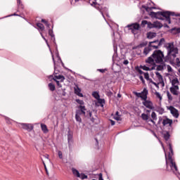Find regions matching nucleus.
I'll return each mask as SVG.
<instances>
[{
  "label": "nucleus",
  "mask_w": 180,
  "mask_h": 180,
  "mask_svg": "<svg viewBox=\"0 0 180 180\" xmlns=\"http://www.w3.org/2000/svg\"><path fill=\"white\" fill-rule=\"evenodd\" d=\"M164 61V53L161 51V50H156L153 52V53L151 55V56L148 57L146 60V63L147 64H150V65H155L156 64H160L161 63H163Z\"/></svg>",
  "instance_id": "1"
},
{
  "label": "nucleus",
  "mask_w": 180,
  "mask_h": 180,
  "mask_svg": "<svg viewBox=\"0 0 180 180\" xmlns=\"http://www.w3.org/2000/svg\"><path fill=\"white\" fill-rule=\"evenodd\" d=\"M58 157L60 160H63V152L58 151Z\"/></svg>",
  "instance_id": "52"
},
{
  "label": "nucleus",
  "mask_w": 180,
  "mask_h": 180,
  "mask_svg": "<svg viewBox=\"0 0 180 180\" xmlns=\"http://www.w3.org/2000/svg\"><path fill=\"white\" fill-rule=\"evenodd\" d=\"M169 89L172 95H175L176 96H178V95H179V92L178 91L179 90V86H172V87H170Z\"/></svg>",
  "instance_id": "12"
},
{
  "label": "nucleus",
  "mask_w": 180,
  "mask_h": 180,
  "mask_svg": "<svg viewBox=\"0 0 180 180\" xmlns=\"http://www.w3.org/2000/svg\"><path fill=\"white\" fill-rule=\"evenodd\" d=\"M167 109L170 110V112L172 114V116H174V117H176V119H178V117H179V112H178V110L174 108V106L167 107Z\"/></svg>",
  "instance_id": "10"
},
{
  "label": "nucleus",
  "mask_w": 180,
  "mask_h": 180,
  "mask_svg": "<svg viewBox=\"0 0 180 180\" xmlns=\"http://www.w3.org/2000/svg\"><path fill=\"white\" fill-rule=\"evenodd\" d=\"M163 126H167V124H169V127H172V120H170L169 118L164 119L162 121Z\"/></svg>",
  "instance_id": "14"
},
{
  "label": "nucleus",
  "mask_w": 180,
  "mask_h": 180,
  "mask_svg": "<svg viewBox=\"0 0 180 180\" xmlns=\"http://www.w3.org/2000/svg\"><path fill=\"white\" fill-rule=\"evenodd\" d=\"M98 71H100V72H102V73L105 72V70L103 69H99Z\"/></svg>",
  "instance_id": "63"
},
{
  "label": "nucleus",
  "mask_w": 180,
  "mask_h": 180,
  "mask_svg": "<svg viewBox=\"0 0 180 180\" xmlns=\"http://www.w3.org/2000/svg\"><path fill=\"white\" fill-rule=\"evenodd\" d=\"M151 117H152V119H149L148 122H151V123L155 124V120H157V114L155 113V112H152Z\"/></svg>",
  "instance_id": "16"
},
{
  "label": "nucleus",
  "mask_w": 180,
  "mask_h": 180,
  "mask_svg": "<svg viewBox=\"0 0 180 180\" xmlns=\"http://www.w3.org/2000/svg\"><path fill=\"white\" fill-rule=\"evenodd\" d=\"M110 123H111V126H115V121L110 120Z\"/></svg>",
  "instance_id": "60"
},
{
  "label": "nucleus",
  "mask_w": 180,
  "mask_h": 180,
  "mask_svg": "<svg viewBox=\"0 0 180 180\" xmlns=\"http://www.w3.org/2000/svg\"><path fill=\"white\" fill-rule=\"evenodd\" d=\"M41 130L44 133H49V129H47V125L44 124H41Z\"/></svg>",
  "instance_id": "23"
},
{
  "label": "nucleus",
  "mask_w": 180,
  "mask_h": 180,
  "mask_svg": "<svg viewBox=\"0 0 180 180\" xmlns=\"http://www.w3.org/2000/svg\"><path fill=\"white\" fill-rule=\"evenodd\" d=\"M149 15L151 18H155V19H159L160 20H164V18H165L167 22H168V23H171V18L169 17L174 16L175 13L171 11H158L156 13L150 11Z\"/></svg>",
  "instance_id": "2"
},
{
  "label": "nucleus",
  "mask_w": 180,
  "mask_h": 180,
  "mask_svg": "<svg viewBox=\"0 0 180 180\" xmlns=\"http://www.w3.org/2000/svg\"><path fill=\"white\" fill-rule=\"evenodd\" d=\"M167 96L169 101L171 102L172 101L173 98H172V95H171V94L169 93V91H167Z\"/></svg>",
  "instance_id": "36"
},
{
  "label": "nucleus",
  "mask_w": 180,
  "mask_h": 180,
  "mask_svg": "<svg viewBox=\"0 0 180 180\" xmlns=\"http://www.w3.org/2000/svg\"><path fill=\"white\" fill-rule=\"evenodd\" d=\"M136 71L140 74L141 75H143V74H146L143 70H140L139 68H136Z\"/></svg>",
  "instance_id": "45"
},
{
  "label": "nucleus",
  "mask_w": 180,
  "mask_h": 180,
  "mask_svg": "<svg viewBox=\"0 0 180 180\" xmlns=\"http://www.w3.org/2000/svg\"><path fill=\"white\" fill-rule=\"evenodd\" d=\"M172 32H175V33H180V28H172Z\"/></svg>",
  "instance_id": "42"
},
{
  "label": "nucleus",
  "mask_w": 180,
  "mask_h": 180,
  "mask_svg": "<svg viewBox=\"0 0 180 180\" xmlns=\"http://www.w3.org/2000/svg\"><path fill=\"white\" fill-rule=\"evenodd\" d=\"M134 94L137 98H141L142 101H146V99H147V95H148V90H147L146 88H144L141 93L134 91Z\"/></svg>",
  "instance_id": "8"
},
{
  "label": "nucleus",
  "mask_w": 180,
  "mask_h": 180,
  "mask_svg": "<svg viewBox=\"0 0 180 180\" xmlns=\"http://www.w3.org/2000/svg\"><path fill=\"white\" fill-rule=\"evenodd\" d=\"M139 79L141 81L142 84H146V81L144 80V78L143 77V76L140 75Z\"/></svg>",
  "instance_id": "49"
},
{
  "label": "nucleus",
  "mask_w": 180,
  "mask_h": 180,
  "mask_svg": "<svg viewBox=\"0 0 180 180\" xmlns=\"http://www.w3.org/2000/svg\"><path fill=\"white\" fill-rule=\"evenodd\" d=\"M75 93L76 94V95H78V96H80L81 98L84 96L82 93H81V89L78 87L77 89H75Z\"/></svg>",
  "instance_id": "21"
},
{
  "label": "nucleus",
  "mask_w": 180,
  "mask_h": 180,
  "mask_svg": "<svg viewBox=\"0 0 180 180\" xmlns=\"http://www.w3.org/2000/svg\"><path fill=\"white\" fill-rule=\"evenodd\" d=\"M163 137L165 141H169L171 135L169 134V131H164L163 132Z\"/></svg>",
  "instance_id": "17"
},
{
  "label": "nucleus",
  "mask_w": 180,
  "mask_h": 180,
  "mask_svg": "<svg viewBox=\"0 0 180 180\" xmlns=\"http://www.w3.org/2000/svg\"><path fill=\"white\" fill-rule=\"evenodd\" d=\"M149 23H151V22H148L147 20H142L141 26H146V25H148V24Z\"/></svg>",
  "instance_id": "40"
},
{
  "label": "nucleus",
  "mask_w": 180,
  "mask_h": 180,
  "mask_svg": "<svg viewBox=\"0 0 180 180\" xmlns=\"http://www.w3.org/2000/svg\"><path fill=\"white\" fill-rule=\"evenodd\" d=\"M122 64H124V65H127V64H129V60H124L122 62Z\"/></svg>",
  "instance_id": "54"
},
{
  "label": "nucleus",
  "mask_w": 180,
  "mask_h": 180,
  "mask_svg": "<svg viewBox=\"0 0 180 180\" xmlns=\"http://www.w3.org/2000/svg\"><path fill=\"white\" fill-rule=\"evenodd\" d=\"M169 150L170 151L169 154L172 157L174 155V150L172 149V144L171 143H169Z\"/></svg>",
  "instance_id": "32"
},
{
  "label": "nucleus",
  "mask_w": 180,
  "mask_h": 180,
  "mask_svg": "<svg viewBox=\"0 0 180 180\" xmlns=\"http://www.w3.org/2000/svg\"><path fill=\"white\" fill-rule=\"evenodd\" d=\"M166 49L167 50V56H170L173 57V58L176 57V54H178V48L174 46V43H168L166 46Z\"/></svg>",
  "instance_id": "4"
},
{
  "label": "nucleus",
  "mask_w": 180,
  "mask_h": 180,
  "mask_svg": "<svg viewBox=\"0 0 180 180\" xmlns=\"http://www.w3.org/2000/svg\"><path fill=\"white\" fill-rule=\"evenodd\" d=\"M91 6H95V8H97V9L99 8V7L96 6V5H98V3H96V1H93L91 4Z\"/></svg>",
  "instance_id": "46"
},
{
  "label": "nucleus",
  "mask_w": 180,
  "mask_h": 180,
  "mask_svg": "<svg viewBox=\"0 0 180 180\" xmlns=\"http://www.w3.org/2000/svg\"><path fill=\"white\" fill-rule=\"evenodd\" d=\"M176 63L177 67H180L179 58H176Z\"/></svg>",
  "instance_id": "51"
},
{
  "label": "nucleus",
  "mask_w": 180,
  "mask_h": 180,
  "mask_svg": "<svg viewBox=\"0 0 180 180\" xmlns=\"http://www.w3.org/2000/svg\"><path fill=\"white\" fill-rule=\"evenodd\" d=\"M165 43V39L162 38L160 41L155 40L153 41L149 42V46L153 49H158L160 46H162Z\"/></svg>",
  "instance_id": "6"
},
{
  "label": "nucleus",
  "mask_w": 180,
  "mask_h": 180,
  "mask_svg": "<svg viewBox=\"0 0 180 180\" xmlns=\"http://www.w3.org/2000/svg\"><path fill=\"white\" fill-rule=\"evenodd\" d=\"M151 47L153 46H150V45H148V47L143 49V54H145V56H147V54L151 51Z\"/></svg>",
  "instance_id": "22"
},
{
  "label": "nucleus",
  "mask_w": 180,
  "mask_h": 180,
  "mask_svg": "<svg viewBox=\"0 0 180 180\" xmlns=\"http://www.w3.org/2000/svg\"><path fill=\"white\" fill-rule=\"evenodd\" d=\"M98 180H103V176L102 173H100L98 174Z\"/></svg>",
  "instance_id": "53"
},
{
  "label": "nucleus",
  "mask_w": 180,
  "mask_h": 180,
  "mask_svg": "<svg viewBox=\"0 0 180 180\" xmlns=\"http://www.w3.org/2000/svg\"><path fill=\"white\" fill-rule=\"evenodd\" d=\"M55 79H60V82H64V80L65 79V77L63 75H55L54 77Z\"/></svg>",
  "instance_id": "20"
},
{
  "label": "nucleus",
  "mask_w": 180,
  "mask_h": 180,
  "mask_svg": "<svg viewBox=\"0 0 180 180\" xmlns=\"http://www.w3.org/2000/svg\"><path fill=\"white\" fill-rule=\"evenodd\" d=\"M165 160H166V171H172V172H178V167H176V164L175 162H174V160L172 159V156L171 155V153H169L168 158H167V153H165ZM168 160L169 161V165H168ZM169 165V167L168 166Z\"/></svg>",
  "instance_id": "3"
},
{
  "label": "nucleus",
  "mask_w": 180,
  "mask_h": 180,
  "mask_svg": "<svg viewBox=\"0 0 180 180\" xmlns=\"http://www.w3.org/2000/svg\"><path fill=\"white\" fill-rule=\"evenodd\" d=\"M127 27L129 29V30L131 31V33H133V34H137V30H140V24L137 22L133 23L127 25Z\"/></svg>",
  "instance_id": "7"
},
{
  "label": "nucleus",
  "mask_w": 180,
  "mask_h": 180,
  "mask_svg": "<svg viewBox=\"0 0 180 180\" xmlns=\"http://www.w3.org/2000/svg\"><path fill=\"white\" fill-rule=\"evenodd\" d=\"M72 172L73 175H75V176H77V178H79V176H81V174H79V172L78 170H77V169L72 167Z\"/></svg>",
  "instance_id": "19"
},
{
  "label": "nucleus",
  "mask_w": 180,
  "mask_h": 180,
  "mask_svg": "<svg viewBox=\"0 0 180 180\" xmlns=\"http://www.w3.org/2000/svg\"><path fill=\"white\" fill-rule=\"evenodd\" d=\"M76 102L77 103H79V105H84V101H82V100L77 99Z\"/></svg>",
  "instance_id": "48"
},
{
  "label": "nucleus",
  "mask_w": 180,
  "mask_h": 180,
  "mask_svg": "<svg viewBox=\"0 0 180 180\" xmlns=\"http://www.w3.org/2000/svg\"><path fill=\"white\" fill-rule=\"evenodd\" d=\"M48 86H49L50 91H56V86L53 83H49L48 84Z\"/></svg>",
  "instance_id": "28"
},
{
  "label": "nucleus",
  "mask_w": 180,
  "mask_h": 180,
  "mask_svg": "<svg viewBox=\"0 0 180 180\" xmlns=\"http://www.w3.org/2000/svg\"><path fill=\"white\" fill-rule=\"evenodd\" d=\"M45 25H46V26H47V27H49L50 29V24L49 23V22H46V24H45Z\"/></svg>",
  "instance_id": "64"
},
{
  "label": "nucleus",
  "mask_w": 180,
  "mask_h": 180,
  "mask_svg": "<svg viewBox=\"0 0 180 180\" xmlns=\"http://www.w3.org/2000/svg\"><path fill=\"white\" fill-rule=\"evenodd\" d=\"M167 71L168 72H172V68L171 67V65H167Z\"/></svg>",
  "instance_id": "47"
},
{
  "label": "nucleus",
  "mask_w": 180,
  "mask_h": 180,
  "mask_svg": "<svg viewBox=\"0 0 180 180\" xmlns=\"http://www.w3.org/2000/svg\"><path fill=\"white\" fill-rule=\"evenodd\" d=\"M43 158H41V160H42V162H43V158H45V160H47V161H49V155H42Z\"/></svg>",
  "instance_id": "44"
},
{
  "label": "nucleus",
  "mask_w": 180,
  "mask_h": 180,
  "mask_svg": "<svg viewBox=\"0 0 180 180\" xmlns=\"http://www.w3.org/2000/svg\"><path fill=\"white\" fill-rule=\"evenodd\" d=\"M147 46V42H143L139 44V47H146Z\"/></svg>",
  "instance_id": "50"
},
{
  "label": "nucleus",
  "mask_w": 180,
  "mask_h": 180,
  "mask_svg": "<svg viewBox=\"0 0 180 180\" xmlns=\"http://www.w3.org/2000/svg\"><path fill=\"white\" fill-rule=\"evenodd\" d=\"M114 119H115V120H121L120 116L115 117Z\"/></svg>",
  "instance_id": "59"
},
{
  "label": "nucleus",
  "mask_w": 180,
  "mask_h": 180,
  "mask_svg": "<svg viewBox=\"0 0 180 180\" xmlns=\"http://www.w3.org/2000/svg\"><path fill=\"white\" fill-rule=\"evenodd\" d=\"M75 120L77 122H79V123H81L82 122V119H81V115L77 113L75 115Z\"/></svg>",
  "instance_id": "31"
},
{
  "label": "nucleus",
  "mask_w": 180,
  "mask_h": 180,
  "mask_svg": "<svg viewBox=\"0 0 180 180\" xmlns=\"http://www.w3.org/2000/svg\"><path fill=\"white\" fill-rule=\"evenodd\" d=\"M98 102L96 103V106H98V103H99L101 105V106H102V108H103V104L105 103V99H102V98H98Z\"/></svg>",
  "instance_id": "24"
},
{
  "label": "nucleus",
  "mask_w": 180,
  "mask_h": 180,
  "mask_svg": "<svg viewBox=\"0 0 180 180\" xmlns=\"http://www.w3.org/2000/svg\"><path fill=\"white\" fill-rule=\"evenodd\" d=\"M68 143H70V141L72 140V135L71 134V133H70V131L68 134Z\"/></svg>",
  "instance_id": "41"
},
{
  "label": "nucleus",
  "mask_w": 180,
  "mask_h": 180,
  "mask_svg": "<svg viewBox=\"0 0 180 180\" xmlns=\"http://www.w3.org/2000/svg\"><path fill=\"white\" fill-rule=\"evenodd\" d=\"M49 35L51 36V37H54V34H53V31H51V30H49Z\"/></svg>",
  "instance_id": "55"
},
{
  "label": "nucleus",
  "mask_w": 180,
  "mask_h": 180,
  "mask_svg": "<svg viewBox=\"0 0 180 180\" xmlns=\"http://www.w3.org/2000/svg\"><path fill=\"white\" fill-rule=\"evenodd\" d=\"M91 121L93 122V123H96V119L92 117L91 118Z\"/></svg>",
  "instance_id": "58"
},
{
  "label": "nucleus",
  "mask_w": 180,
  "mask_h": 180,
  "mask_svg": "<svg viewBox=\"0 0 180 180\" xmlns=\"http://www.w3.org/2000/svg\"><path fill=\"white\" fill-rule=\"evenodd\" d=\"M18 1V5L19 6H22V1H20V0H17Z\"/></svg>",
  "instance_id": "57"
},
{
  "label": "nucleus",
  "mask_w": 180,
  "mask_h": 180,
  "mask_svg": "<svg viewBox=\"0 0 180 180\" xmlns=\"http://www.w3.org/2000/svg\"><path fill=\"white\" fill-rule=\"evenodd\" d=\"M157 37V33L149 32L147 33V38L148 39H154V37Z\"/></svg>",
  "instance_id": "18"
},
{
  "label": "nucleus",
  "mask_w": 180,
  "mask_h": 180,
  "mask_svg": "<svg viewBox=\"0 0 180 180\" xmlns=\"http://www.w3.org/2000/svg\"><path fill=\"white\" fill-rule=\"evenodd\" d=\"M108 96H112L113 95V93L112 91L107 92Z\"/></svg>",
  "instance_id": "56"
},
{
  "label": "nucleus",
  "mask_w": 180,
  "mask_h": 180,
  "mask_svg": "<svg viewBox=\"0 0 180 180\" xmlns=\"http://www.w3.org/2000/svg\"><path fill=\"white\" fill-rule=\"evenodd\" d=\"M176 84H179V81H178V78H174L172 81V86H178V85H176Z\"/></svg>",
  "instance_id": "27"
},
{
  "label": "nucleus",
  "mask_w": 180,
  "mask_h": 180,
  "mask_svg": "<svg viewBox=\"0 0 180 180\" xmlns=\"http://www.w3.org/2000/svg\"><path fill=\"white\" fill-rule=\"evenodd\" d=\"M155 75L157 78L159 79V81H163L164 79L162 78V75L158 72H155Z\"/></svg>",
  "instance_id": "29"
},
{
  "label": "nucleus",
  "mask_w": 180,
  "mask_h": 180,
  "mask_svg": "<svg viewBox=\"0 0 180 180\" xmlns=\"http://www.w3.org/2000/svg\"><path fill=\"white\" fill-rule=\"evenodd\" d=\"M155 75L157 78L159 79V81H163L164 79L162 78V75L158 72H155Z\"/></svg>",
  "instance_id": "30"
},
{
  "label": "nucleus",
  "mask_w": 180,
  "mask_h": 180,
  "mask_svg": "<svg viewBox=\"0 0 180 180\" xmlns=\"http://www.w3.org/2000/svg\"><path fill=\"white\" fill-rule=\"evenodd\" d=\"M162 23L159 21H155L153 23L150 22L148 24L149 29H161L162 27Z\"/></svg>",
  "instance_id": "9"
},
{
  "label": "nucleus",
  "mask_w": 180,
  "mask_h": 180,
  "mask_svg": "<svg viewBox=\"0 0 180 180\" xmlns=\"http://www.w3.org/2000/svg\"><path fill=\"white\" fill-rule=\"evenodd\" d=\"M92 96H94V98H95V99H97V100H98L100 98L99 93H98L96 91H94L92 93Z\"/></svg>",
  "instance_id": "33"
},
{
  "label": "nucleus",
  "mask_w": 180,
  "mask_h": 180,
  "mask_svg": "<svg viewBox=\"0 0 180 180\" xmlns=\"http://www.w3.org/2000/svg\"><path fill=\"white\" fill-rule=\"evenodd\" d=\"M150 83L157 86V83L154 82L153 79H150Z\"/></svg>",
  "instance_id": "61"
},
{
  "label": "nucleus",
  "mask_w": 180,
  "mask_h": 180,
  "mask_svg": "<svg viewBox=\"0 0 180 180\" xmlns=\"http://www.w3.org/2000/svg\"><path fill=\"white\" fill-rule=\"evenodd\" d=\"M143 9H146V12H151L153 9H155V7H148L146 6H142Z\"/></svg>",
  "instance_id": "25"
},
{
  "label": "nucleus",
  "mask_w": 180,
  "mask_h": 180,
  "mask_svg": "<svg viewBox=\"0 0 180 180\" xmlns=\"http://www.w3.org/2000/svg\"><path fill=\"white\" fill-rule=\"evenodd\" d=\"M79 178H80L81 179H88V176L84 173H82Z\"/></svg>",
  "instance_id": "37"
},
{
  "label": "nucleus",
  "mask_w": 180,
  "mask_h": 180,
  "mask_svg": "<svg viewBox=\"0 0 180 180\" xmlns=\"http://www.w3.org/2000/svg\"><path fill=\"white\" fill-rule=\"evenodd\" d=\"M139 68H141V70H143V71H153V70H155V65H153L151 67V68L146 66V65H140L139 66Z\"/></svg>",
  "instance_id": "15"
},
{
  "label": "nucleus",
  "mask_w": 180,
  "mask_h": 180,
  "mask_svg": "<svg viewBox=\"0 0 180 180\" xmlns=\"http://www.w3.org/2000/svg\"><path fill=\"white\" fill-rule=\"evenodd\" d=\"M144 78L146 79L147 81H150V82H151V79H150V75L148 74V72L144 73Z\"/></svg>",
  "instance_id": "34"
},
{
  "label": "nucleus",
  "mask_w": 180,
  "mask_h": 180,
  "mask_svg": "<svg viewBox=\"0 0 180 180\" xmlns=\"http://www.w3.org/2000/svg\"><path fill=\"white\" fill-rule=\"evenodd\" d=\"M155 95L156 96V98H158L160 101H162V97L161 96V94H160L159 92L155 91Z\"/></svg>",
  "instance_id": "38"
},
{
  "label": "nucleus",
  "mask_w": 180,
  "mask_h": 180,
  "mask_svg": "<svg viewBox=\"0 0 180 180\" xmlns=\"http://www.w3.org/2000/svg\"><path fill=\"white\" fill-rule=\"evenodd\" d=\"M37 26L40 29V30H44V25H43V24L38 22L37 23Z\"/></svg>",
  "instance_id": "35"
},
{
  "label": "nucleus",
  "mask_w": 180,
  "mask_h": 180,
  "mask_svg": "<svg viewBox=\"0 0 180 180\" xmlns=\"http://www.w3.org/2000/svg\"><path fill=\"white\" fill-rule=\"evenodd\" d=\"M41 22L42 23H44L45 25L46 24V22H48L46 21V20H44V19H42V20H41Z\"/></svg>",
  "instance_id": "62"
},
{
  "label": "nucleus",
  "mask_w": 180,
  "mask_h": 180,
  "mask_svg": "<svg viewBox=\"0 0 180 180\" xmlns=\"http://www.w3.org/2000/svg\"><path fill=\"white\" fill-rule=\"evenodd\" d=\"M156 70L157 71H162V70H164V65H158Z\"/></svg>",
  "instance_id": "39"
},
{
  "label": "nucleus",
  "mask_w": 180,
  "mask_h": 180,
  "mask_svg": "<svg viewBox=\"0 0 180 180\" xmlns=\"http://www.w3.org/2000/svg\"><path fill=\"white\" fill-rule=\"evenodd\" d=\"M20 126L22 129L27 130V131H32L33 130V125H32L31 124L21 123Z\"/></svg>",
  "instance_id": "13"
},
{
  "label": "nucleus",
  "mask_w": 180,
  "mask_h": 180,
  "mask_svg": "<svg viewBox=\"0 0 180 180\" xmlns=\"http://www.w3.org/2000/svg\"><path fill=\"white\" fill-rule=\"evenodd\" d=\"M143 101H144L143 102V105H145L146 108H147L148 109H150L151 110L154 109V105L153 104V102L147 100V98H146V100Z\"/></svg>",
  "instance_id": "11"
},
{
  "label": "nucleus",
  "mask_w": 180,
  "mask_h": 180,
  "mask_svg": "<svg viewBox=\"0 0 180 180\" xmlns=\"http://www.w3.org/2000/svg\"><path fill=\"white\" fill-rule=\"evenodd\" d=\"M141 117L146 122H147V121L148 122V120H150V119H148V115H146L145 113H142L141 115Z\"/></svg>",
  "instance_id": "26"
},
{
  "label": "nucleus",
  "mask_w": 180,
  "mask_h": 180,
  "mask_svg": "<svg viewBox=\"0 0 180 180\" xmlns=\"http://www.w3.org/2000/svg\"><path fill=\"white\" fill-rule=\"evenodd\" d=\"M53 79L55 81V82H56V84L58 85V86H59V88H61V86H63L61 84H60V81L56 80V78H53Z\"/></svg>",
  "instance_id": "43"
},
{
  "label": "nucleus",
  "mask_w": 180,
  "mask_h": 180,
  "mask_svg": "<svg viewBox=\"0 0 180 180\" xmlns=\"http://www.w3.org/2000/svg\"><path fill=\"white\" fill-rule=\"evenodd\" d=\"M76 114L83 115V116H85V117H92V112L91 111H86V108H85V106L84 105H79V110H76Z\"/></svg>",
  "instance_id": "5"
}]
</instances>
